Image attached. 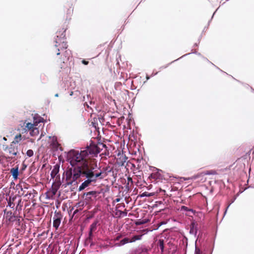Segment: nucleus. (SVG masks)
I'll list each match as a JSON object with an SVG mask.
<instances>
[{
	"label": "nucleus",
	"instance_id": "1",
	"mask_svg": "<svg viewBox=\"0 0 254 254\" xmlns=\"http://www.w3.org/2000/svg\"><path fill=\"white\" fill-rule=\"evenodd\" d=\"M65 29H62L57 32V38L55 48L52 50V54L57 56L56 60L60 68H62L69 59L71 58L72 53L67 49L68 45L65 40Z\"/></svg>",
	"mask_w": 254,
	"mask_h": 254
},
{
	"label": "nucleus",
	"instance_id": "2",
	"mask_svg": "<svg viewBox=\"0 0 254 254\" xmlns=\"http://www.w3.org/2000/svg\"><path fill=\"white\" fill-rule=\"evenodd\" d=\"M104 149V151L100 154L101 159H107L106 156H109V153L107 150V147L103 143H99L96 145L92 143L89 145H87L84 150H80L79 152L78 150L71 149L67 153L66 152V159H91L94 157H96L101 150Z\"/></svg>",
	"mask_w": 254,
	"mask_h": 254
},
{
	"label": "nucleus",
	"instance_id": "3",
	"mask_svg": "<svg viewBox=\"0 0 254 254\" xmlns=\"http://www.w3.org/2000/svg\"><path fill=\"white\" fill-rule=\"evenodd\" d=\"M52 148L53 149V156L55 159H64L65 157L66 152H63L62 147L57 140L53 142Z\"/></svg>",
	"mask_w": 254,
	"mask_h": 254
},
{
	"label": "nucleus",
	"instance_id": "4",
	"mask_svg": "<svg viewBox=\"0 0 254 254\" xmlns=\"http://www.w3.org/2000/svg\"><path fill=\"white\" fill-rule=\"evenodd\" d=\"M85 161L86 160H70V163L72 166L76 165L79 169L80 173L83 174V170L88 169L87 164Z\"/></svg>",
	"mask_w": 254,
	"mask_h": 254
},
{
	"label": "nucleus",
	"instance_id": "5",
	"mask_svg": "<svg viewBox=\"0 0 254 254\" xmlns=\"http://www.w3.org/2000/svg\"><path fill=\"white\" fill-rule=\"evenodd\" d=\"M12 146V145L11 144L9 147L6 148L5 151L8 153L9 155H16L17 153V149Z\"/></svg>",
	"mask_w": 254,
	"mask_h": 254
},
{
	"label": "nucleus",
	"instance_id": "6",
	"mask_svg": "<svg viewBox=\"0 0 254 254\" xmlns=\"http://www.w3.org/2000/svg\"><path fill=\"white\" fill-rule=\"evenodd\" d=\"M27 121H25L24 122V124H26L25 126V130L29 131L30 130L33 128L35 127H36L38 125L37 122H34L33 123H29V122H26Z\"/></svg>",
	"mask_w": 254,
	"mask_h": 254
},
{
	"label": "nucleus",
	"instance_id": "7",
	"mask_svg": "<svg viewBox=\"0 0 254 254\" xmlns=\"http://www.w3.org/2000/svg\"><path fill=\"white\" fill-rule=\"evenodd\" d=\"M10 172L12 174L13 178L14 180H16L18 175V167H16L11 169Z\"/></svg>",
	"mask_w": 254,
	"mask_h": 254
},
{
	"label": "nucleus",
	"instance_id": "8",
	"mask_svg": "<svg viewBox=\"0 0 254 254\" xmlns=\"http://www.w3.org/2000/svg\"><path fill=\"white\" fill-rule=\"evenodd\" d=\"M91 182V180L89 179H88L87 180L85 181L79 186V190H82L83 189H84L86 187L88 186Z\"/></svg>",
	"mask_w": 254,
	"mask_h": 254
},
{
	"label": "nucleus",
	"instance_id": "9",
	"mask_svg": "<svg viewBox=\"0 0 254 254\" xmlns=\"http://www.w3.org/2000/svg\"><path fill=\"white\" fill-rule=\"evenodd\" d=\"M83 174L86 175V176L88 178H91L92 177L94 176L93 173L88 169L83 170Z\"/></svg>",
	"mask_w": 254,
	"mask_h": 254
},
{
	"label": "nucleus",
	"instance_id": "10",
	"mask_svg": "<svg viewBox=\"0 0 254 254\" xmlns=\"http://www.w3.org/2000/svg\"><path fill=\"white\" fill-rule=\"evenodd\" d=\"M22 139V137L21 136V134L20 133H19L18 134H17L15 135V137L14 138V140L12 141V143H19Z\"/></svg>",
	"mask_w": 254,
	"mask_h": 254
},
{
	"label": "nucleus",
	"instance_id": "11",
	"mask_svg": "<svg viewBox=\"0 0 254 254\" xmlns=\"http://www.w3.org/2000/svg\"><path fill=\"white\" fill-rule=\"evenodd\" d=\"M29 131L30 135L33 136L38 135L39 132V129L36 127H35L33 128L30 130Z\"/></svg>",
	"mask_w": 254,
	"mask_h": 254
},
{
	"label": "nucleus",
	"instance_id": "12",
	"mask_svg": "<svg viewBox=\"0 0 254 254\" xmlns=\"http://www.w3.org/2000/svg\"><path fill=\"white\" fill-rule=\"evenodd\" d=\"M142 235H135L130 238V241L131 242H134L137 240H139L141 239Z\"/></svg>",
	"mask_w": 254,
	"mask_h": 254
},
{
	"label": "nucleus",
	"instance_id": "13",
	"mask_svg": "<svg viewBox=\"0 0 254 254\" xmlns=\"http://www.w3.org/2000/svg\"><path fill=\"white\" fill-rule=\"evenodd\" d=\"M158 176H157V177L159 179V180L166 179L165 176L162 174V170H159L158 171Z\"/></svg>",
	"mask_w": 254,
	"mask_h": 254
},
{
	"label": "nucleus",
	"instance_id": "14",
	"mask_svg": "<svg viewBox=\"0 0 254 254\" xmlns=\"http://www.w3.org/2000/svg\"><path fill=\"white\" fill-rule=\"evenodd\" d=\"M61 223V220L60 219L57 218L54 220L53 222V225L56 228H58Z\"/></svg>",
	"mask_w": 254,
	"mask_h": 254
},
{
	"label": "nucleus",
	"instance_id": "15",
	"mask_svg": "<svg viewBox=\"0 0 254 254\" xmlns=\"http://www.w3.org/2000/svg\"><path fill=\"white\" fill-rule=\"evenodd\" d=\"M128 243H132L130 241V238H126L121 241L122 245H124Z\"/></svg>",
	"mask_w": 254,
	"mask_h": 254
},
{
	"label": "nucleus",
	"instance_id": "16",
	"mask_svg": "<svg viewBox=\"0 0 254 254\" xmlns=\"http://www.w3.org/2000/svg\"><path fill=\"white\" fill-rule=\"evenodd\" d=\"M33 151L31 149H29L26 151V155L28 157H31L33 155Z\"/></svg>",
	"mask_w": 254,
	"mask_h": 254
},
{
	"label": "nucleus",
	"instance_id": "17",
	"mask_svg": "<svg viewBox=\"0 0 254 254\" xmlns=\"http://www.w3.org/2000/svg\"><path fill=\"white\" fill-rule=\"evenodd\" d=\"M159 247L161 249L162 251L163 250V248H164L163 242L162 240H159Z\"/></svg>",
	"mask_w": 254,
	"mask_h": 254
},
{
	"label": "nucleus",
	"instance_id": "18",
	"mask_svg": "<svg viewBox=\"0 0 254 254\" xmlns=\"http://www.w3.org/2000/svg\"><path fill=\"white\" fill-rule=\"evenodd\" d=\"M181 210H186V211H187V210H188V211H190V212H192V211L191 210H190H190H189V209L187 208V207H186V206H182V208H181Z\"/></svg>",
	"mask_w": 254,
	"mask_h": 254
},
{
	"label": "nucleus",
	"instance_id": "19",
	"mask_svg": "<svg viewBox=\"0 0 254 254\" xmlns=\"http://www.w3.org/2000/svg\"><path fill=\"white\" fill-rule=\"evenodd\" d=\"M194 254H200V250L198 248H197L196 247H195Z\"/></svg>",
	"mask_w": 254,
	"mask_h": 254
},
{
	"label": "nucleus",
	"instance_id": "20",
	"mask_svg": "<svg viewBox=\"0 0 254 254\" xmlns=\"http://www.w3.org/2000/svg\"><path fill=\"white\" fill-rule=\"evenodd\" d=\"M82 63L85 65H87L89 62L88 61H85V60H83L82 61Z\"/></svg>",
	"mask_w": 254,
	"mask_h": 254
},
{
	"label": "nucleus",
	"instance_id": "21",
	"mask_svg": "<svg viewBox=\"0 0 254 254\" xmlns=\"http://www.w3.org/2000/svg\"><path fill=\"white\" fill-rule=\"evenodd\" d=\"M59 168V166H56L55 168L53 171H55V173H57L58 172Z\"/></svg>",
	"mask_w": 254,
	"mask_h": 254
},
{
	"label": "nucleus",
	"instance_id": "22",
	"mask_svg": "<svg viewBox=\"0 0 254 254\" xmlns=\"http://www.w3.org/2000/svg\"><path fill=\"white\" fill-rule=\"evenodd\" d=\"M73 92L72 91L70 92V96H72L73 95Z\"/></svg>",
	"mask_w": 254,
	"mask_h": 254
},
{
	"label": "nucleus",
	"instance_id": "23",
	"mask_svg": "<svg viewBox=\"0 0 254 254\" xmlns=\"http://www.w3.org/2000/svg\"><path fill=\"white\" fill-rule=\"evenodd\" d=\"M99 175H100V174H96V177H99Z\"/></svg>",
	"mask_w": 254,
	"mask_h": 254
},
{
	"label": "nucleus",
	"instance_id": "24",
	"mask_svg": "<svg viewBox=\"0 0 254 254\" xmlns=\"http://www.w3.org/2000/svg\"><path fill=\"white\" fill-rule=\"evenodd\" d=\"M55 96L56 97H58L59 96V94L58 93L56 94H55Z\"/></svg>",
	"mask_w": 254,
	"mask_h": 254
},
{
	"label": "nucleus",
	"instance_id": "25",
	"mask_svg": "<svg viewBox=\"0 0 254 254\" xmlns=\"http://www.w3.org/2000/svg\"><path fill=\"white\" fill-rule=\"evenodd\" d=\"M3 139H4V140H6V139L5 138V137H3Z\"/></svg>",
	"mask_w": 254,
	"mask_h": 254
},
{
	"label": "nucleus",
	"instance_id": "26",
	"mask_svg": "<svg viewBox=\"0 0 254 254\" xmlns=\"http://www.w3.org/2000/svg\"><path fill=\"white\" fill-rule=\"evenodd\" d=\"M12 156H8V158H12Z\"/></svg>",
	"mask_w": 254,
	"mask_h": 254
},
{
	"label": "nucleus",
	"instance_id": "27",
	"mask_svg": "<svg viewBox=\"0 0 254 254\" xmlns=\"http://www.w3.org/2000/svg\"><path fill=\"white\" fill-rule=\"evenodd\" d=\"M117 201H119V199H117Z\"/></svg>",
	"mask_w": 254,
	"mask_h": 254
}]
</instances>
